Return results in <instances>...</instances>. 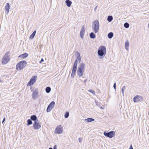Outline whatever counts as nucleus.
<instances>
[{
    "mask_svg": "<svg viewBox=\"0 0 149 149\" xmlns=\"http://www.w3.org/2000/svg\"><path fill=\"white\" fill-rule=\"evenodd\" d=\"M97 6H96L95 8H94V10L95 11H96V9H97Z\"/></svg>",
    "mask_w": 149,
    "mask_h": 149,
    "instance_id": "obj_42",
    "label": "nucleus"
},
{
    "mask_svg": "<svg viewBox=\"0 0 149 149\" xmlns=\"http://www.w3.org/2000/svg\"><path fill=\"white\" fill-rule=\"evenodd\" d=\"M31 91L32 92V97L33 100H35L38 98L39 91L38 88H36L34 90H31Z\"/></svg>",
    "mask_w": 149,
    "mask_h": 149,
    "instance_id": "obj_5",
    "label": "nucleus"
},
{
    "mask_svg": "<svg viewBox=\"0 0 149 149\" xmlns=\"http://www.w3.org/2000/svg\"><path fill=\"white\" fill-rule=\"evenodd\" d=\"M104 134L106 137L109 138H112L115 136V132L113 131H111L108 132H104Z\"/></svg>",
    "mask_w": 149,
    "mask_h": 149,
    "instance_id": "obj_6",
    "label": "nucleus"
},
{
    "mask_svg": "<svg viewBox=\"0 0 149 149\" xmlns=\"http://www.w3.org/2000/svg\"><path fill=\"white\" fill-rule=\"evenodd\" d=\"M36 31H34L33 32V33H32V34L29 37L30 39H32L33 38H34V36L35 35V34L36 33Z\"/></svg>",
    "mask_w": 149,
    "mask_h": 149,
    "instance_id": "obj_22",
    "label": "nucleus"
},
{
    "mask_svg": "<svg viewBox=\"0 0 149 149\" xmlns=\"http://www.w3.org/2000/svg\"><path fill=\"white\" fill-rule=\"evenodd\" d=\"M137 96H135L133 98V100L134 102H137V101L136 100V98H137Z\"/></svg>",
    "mask_w": 149,
    "mask_h": 149,
    "instance_id": "obj_33",
    "label": "nucleus"
},
{
    "mask_svg": "<svg viewBox=\"0 0 149 149\" xmlns=\"http://www.w3.org/2000/svg\"><path fill=\"white\" fill-rule=\"evenodd\" d=\"M116 83L115 82L113 84V87L115 90H116Z\"/></svg>",
    "mask_w": 149,
    "mask_h": 149,
    "instance_id": "obj_35",
    "label": "nucleus"
},
{
    "mask_svg": "<svg viewBox=\"0 0 149 149\" xmlns=\"http://www.w3.org/2000/svg\"><path fill=\"white\" fill-rule=\"evenodd\" d=\"M30 89H31V90H33L32 89V88L31 87V88H30Z\"/></svg>",
    "mask_w": 149,
    "mask_h": 149,
    "instance_id": "obj_47",
    "label": "nucleus"
},
{
    "mask_svg": "<svg viewBox=\"0 0 149 149\" xmlns=\"http://www.w3.org/2000/svg\"><path fill=\"white\" fill-rule=\"evenodd\" d=\"M88 91L89 92H90V93H92L93 94H94L95 93V92L94 91H93L91 89H90V90H89Z\"/></svg>",
    "mask_w": 149,
    "mask_h": 149,
    "instance_id": "obj_32",
    "label": "nucleus"
},
{
    "mask_svg": "<svg viewBox=\"0 0 149 149\" xmlns=\"http://www.w3.org/2000/svg\"><path fill=\"white\" fill-rule=\"evenodd\" d=\"M87 79H86L84 81V83H86V81H87Z\"/></svg>",
    "mask_w": 149,
    "mask_h": 149,
    "instance_id": "obj_43",
    "label": "nucleus"
},
{
    "mask_svg": "<svg viewBox=\"0 0 149 149\" xmlns=\"http://www.w3.org/2000/svg\"><path fill=\"white\" fill-rule=\"evenodd\" d=\"M124 26L125 28H128L129 27V24L128 23L125 22L124 24Z\"/></svg>",
    "mask_w": 149,
    "mask_h": 149,
    "instance_id": "obj_29",
    "label": "nucleus"
},
{
    "mask_svg": "<svg viewBox=\"0 0 149 149\" xmlns=\"http://www.w3.org/2000/svg\"><path fill=\"white\" fill-rule=\"evenodd\" d=\"M85 66V64L83 63H80V64L78 66V69L84 70Z\"/></svg>",
    "mask_w": 149,
    "mask_h": 149,
    "instance_id": "obj_12",
    "label": "nucleus"
},
{
    "mask_svg": "<svg viewBox=\"0 0 149 149\" xmlns=\"http://www.w3.org/2000/svg\"><path fill=\"white\" fill-rule=\"evenodd\" d=\"M148 28H149V23H148Z\"/></svg>",
    "mask_w": 149,
    "mask_h": 149,
    "instance_id": "obj_45",
    "label": "nucleus"
},
{
    "mask_svg": "<svg viewBox=\"0 0 149 149\" xmlns=\"http://www.w3.org/2000/svg\"><path fill=\"white\" fill-rule=\"evenodd\" d=\"M0 82H3V81L1 80V79H0Z\"/></svg>",
    "mask_w": 149,
    "mask_h": 149,
    "instance_id": "obj_44",
    "label": "nucleus"
},
{
    "mask_svg": "<svg viewBox=\"0 0 149 149\" xmlns=\"http://www.w3.org/2000/svg\"><path fill=\"white\" fill-rule=\"evenodd\" d=\"M44 61V60L43 58H41V60L40 61L39 63H41L42 62Z\"/></svg>",
    "mask_w": 149,
    "mask_h": 149,
    "instance_id": "obj_37",
    "label": "nucleus"
},
{
    "mask_svg": "<svg viewBox=\"0 0 149 149\" xmlns=\"http://www.w3.org/2000/svg\"><path fill=\"white\" fill-rule=\"evenodd\" d=\"M27 64V62L25 60L19 61L16 65V69L19 70H21L24 68Z\"/></svg>",
    "mask_w": 149,
    "mask_h": 149,
    "instance_id": "obj_3",
    "label": "nucleus"
},
{
    "mask_svg": "<svg viewBox=\"0 0 149 149\" xmlns=\"http://www.w3.org/2000/svg\"><path fill=\"white\" fill-rule=\"evenodd\" d=\"M69 115V112L68 111L66 112L64 114V117L65 118H67L68 117Z\"/></svg>",
    "mask_w": 149,
    "mask_h": 149,
    "instance_id": "obj_28",
    "label": "nucleus"
},
{
    "mask_svg": "<svg viewBox=\"0 0 149 149\" xmlns=\"http://www.w3.org/2000/svg\"><path fill=\"white\" fill-rule=\"evenodd\" d=\"M96 103V105L97 106L99 107L101 109H104V107L102 106H103V105L102 104H100V103Z\"/></svg>",
    "mask_w": 149,
    "mask_h": 149,
    "instance_id": "obj_30",
    "label": "nucleus"
},
{
    "mask_svg": "<svg viewBox=\"0 0 149 149\" xmlns=\"http://www.w3.org/2000/svg\"><path fill=\"white\" fill-rule=\"evenodd\" d=\"M125 89V86H124L121 89V92L123 94V96H124V92Z\"/></svg>",
    "mask_w": 149,
    "mask_h": 149,
    "instance_id": "obj_31",
    "label": "nucleus"
},
{
    "mask_svg": "<svg viewBox=\"0 0 149 149\" xmlns=\"http://www.w3.org/2000/svg\"><path fill=\"white\" fill-rule=\"evenodd\" d=\"M77 65L74 63L72 67L77 68Z\"/></svg>",
    "mask_w": 149,
    "mask_h": 149,
    "instance_id": "obj_34",
    "label": "nucleus"
},
{
    "mask_svg": "<svg viewBox=\"0 0 149 149\" xmlns=\"http://www.w3.org/2000/svg\"><path fill=\"white\" fill-rule=\"evenodd\" d=\"M92 27L95 33H96L98 32L100 25L99 22L98 20H96L93 22Z\"/></svg>",
    "mask_w": 149,
    "mask_h": 149,
    "instance_id": "obj_2",
    "label": "nucleus"
},
{
    "mask_svg": "<svg viewBox=\"0 0 149 149\" xmlns=\"http://www.w3.org/2000/svg\"><path fill=\"white\" fill-rule=\"evenodd\" d=\"M63 131V127L60 125H58L55 128V133L58 134L62 133Z\"/></svg>",
    "mask_w": 149,
    "mask_h": 149,
    "instance_id": "obj_8",
    "label": "nucleus"
},
{
    "mask_svg": "<svg viewBox=\"0 0 149 149\" xmlns=\"http://www.w3.org/2000/svg\"><path fill=\"white\" fill-rule=\"evenodd\" d=\"M37 78L36 76H33L27 84V86H30L33 85L36 82Z\"/></svg>",
    "mask_w": 149,
    "mask_h": 149,
    "instance_id": "obj_7",
    "label": "nucleus"
},
{
    "mask_svg": "<svg viewBox=\"0 0 149 149\" xmlns=\"http://www.w3.org/2000/svg\"><path fill=\"white\" fill-rule=\"evenodd\" d=\"M5 118H3V120H2V123H3L5 121Z\"/></svg>",
    "mask_w": 149,
    "mask_h": 149,
    "instance_id": "obj_41",
    "label": "nucleus"
},
{
    "mask_svg": "<svg viewBox=\"0 0 149 149\" xmlns=\"http://www.w3.org/2000/svg\"><path fill=\"white\" fill-rule=\"evenodd\" d=\"M33 127L35 129L37 130L39 129L41 127V126L39 124L38 121H36L34 122Z\"/></svg>",
    "mask_w": 149,
    "mask_h": 149,
    "instance_id": "obj_10",
    "label": "nucleus"
},
{
    "mask_svg": "<svg viewBox=\"0 0 149 149\" xmlns=\"http://www.w3.org/2000/svg\"><path fill=\"white\" fill-rule=\"evenodd\" d=\"M106 50L105 46H101L99 48L97 54L99 56H100V58L101 59L103 58L106 54Z\"/></svg>",
    "mask_w": 149,
    "mask_h": 149,
    "instance_id": "obj_1",
    "label": "nucleus"
},
{
    "mask_svg": "<svg viewBox=\"0 0 149 149\" xmlns=\"http://www.w3.org/2000/svg\"><path fill=\"white\" fill-rule=\"evenodd\" d=\"M77 69V68L72 67V71L71 75V78H73L75 76Z\"/></svg>",
    "mask_w": 149,
    "mask_h": 149,
    "instance_id": "obj_13",
    "label": "nucleus"
},
{
    "mask_svg": "<svg viewBox=\"0 0 149 149\" xmlns=\"http://www.w3.org/2000/svg\"><path fill=\"white\" fill-rule=\"evenodd\" d=\"M129 149H133V148L132 145H130V147Z\"/></svg>",
    "mask_w": 149,
    "mask_h": 149,
    "instance_id": "obj_40",
    "label": "nucleus"
},
{
    "mask_svg": "<svg viewBox=\"0 0 149 149\" xmlns=\"http://www.w3.org/2000/svg\"><path fill=\"white\" fill-rule=\"evenodd\" d=\"M84 70L77 69V72L78 75L80 77H81L84 74Z\"/></svg>",
    "mask_w": 149,
    "mask_h": 149,
    "instance_id": "obj_14",
    "label": "nucleus"
},
{
    "mask_svg": "<svg viewBox=\"0 0 149 149\" xmlns=\"http://www.w3.org/2000/svg\"><path fill=\"white\" fill-rule=\"evenodd\" d=\"M32 124V122L31 119H29L27 120L26 125L28 126L31 125Z\"/></svg>",
    "mask_w": 149,
    "mask_h": 149,
    "instance_id": "obj_27",
    "label": "nucleus"
},
{
    "mask_svg": "<svg viewBox=\"0 0 149 149\" xmlns=\"http://www.w3.org/2000/svg\"><path fill=\"white\" fill-rule=\"evenodd\" d=\"M10 52H6L3 56L2 60V63L3 64H5L8 62L10 60Z\"/></svg>",
    "mask_w": 149,
    "mask_h": 149,
    "instance_id": "obj_4",
    "label": "nucleus"
},
{
    "mask_svg": "<svg viewBox=\"0 0 149 149\" xmlns=\"http://www.w3.org/2000/svg\"><path fill=\"white\" fill-rule=\"evenodd\" d=\"M89 36L91 38L94 39L96 37V35L93 32H92L89 34Z\"/></svg>",
    "mask_w": 149,
    "mask_h": 149,
    "instance_id": "obj_21",
    "label": "nucleus"
},
{
    "mask_svg": "<svg viewBox=\"0 0 149 149\" xmlns=\"http://www.w3.org/2000/svg\"><path fill=\"white\" fill-rule=\"evenodd\" d=\"M28 56V54L27 53H24L19 56L18 58H21L24 59Z\"/></svg>",
    "mask_w": 149,
    "mask_h": 149,
    "instance_id": "obj_15",
    "label": "nucleus"
},
{
    "mask_svg": "<svg viewBox=\"0 0 149 149\" xmlns=\"http://www.w3.org/2000/svg\"><path fill=\"white\" fill-rule=\"evenodd\" d=\"M55 102L54 101H52L48 105L46 111L47 112H49L52 108L54 107Z\"/></svg>",
    "mask_w": 149,
    "mask_h": 149,
    "instance_id": "obj_9",
    "label": "nucleus"
},
{
    "mask_svg": "<svg viewBox=\"0 0 149 149\" xmlns=\"http://www.w3.org/2000/svg\"><path fill=\"white\" fill-rule=\"evenodd\" d=\"M56 147H57V146H56V145H55L54 146L53 149H57Z\"/></svg>",
    "mask_w": 149,
    "mask_h": 149,
    "instance_id": "obj_38",
    "label": "nucleus"
},
{
    "mask_svg": "<svg viewBox=\"0 0 149 149\" xmlns=\"http://www.w3.org/2000/svg\"><path fill=\"white\" fill-rule=\"evenodd\" d=\"M129 47V43L128 40H127L125 43V49L127 51L128 50V48Z\"/></svg>",
    "mask_w": 149,
    "mask_h": 149,
    "instance_id": "obj_18",
    "label": "nucleus"
},
{
    "mask_svg": "<svg viewBox=\"0 0 149 149\" xmlns=\"http://www.w3.org/2000/svg\"><path fill=\"white\" fill-rule=\"evenodd\" d=\"M51 90V88L50 87H47L45 88V91L47 93H49Z\"/></svg>",
    "mask_w": 149,
    "mask_h": 149,
    "instance_id": "obj_25",
    "label": "nucleus"
},
{
    "mask_svg": "<svg viewBox=\"0 0 149 149\" xmlns=\"http://www.w3.org/2000/svg\"><path fill=\"white\" fill-rule=\"evenodd\" d=\"M113 33L112 32H110L107 35V36H108V37L109 39H111L113 37Z\"/></svg>",
    "mask_w": 149,
    "mask_h": 149,
    "instance_id": "obj_23",
    "label": "nucleus"
},
{
    "mask_svg": "<svg viewBox=\"0 0 149 149\" xmlns=\"http://www.w3.org/2000/svg\"><path fill=\"white\" fill-rule=\"evenodd\" d=\"M74 63L76 64H77V63H78V61H77V60H76L74 62Z\"/></svg>",
    "mask_w": 149,
    "mask_h": 149,
    "instance_id": "obj_39",
    "label": "nucleus"
},
{
    "mask_svg": "<svg viewBox=\"0 0 149 149\" xmlns=\"http://www.w3.org/2000/svg\"><path fill=\"white\" fill-rule=\"evenodd\" d=\"M113 19V17L112 16H109L107 18V21L109 22H111Z\"/></svg>",
    "mask_w": 149,
    "mask_h": 149,
    "instance_id": "obj_24",
    "label": "nucleus"
},
{
    "mask_svg": "<svg viewBox=\"0 0 149 149\" xmlns=\"http://www.w3.org/2000/svg\"><path fill=\"white\" fill-rule=\"evenodd\" d=\"M85 121L88 123L91 122L95 121V119L93 118H88L85 120Z\"/></svg>",
    "mask_w": 149,
    "mask_h": 149,
    "instance_id": "obj_20",
    "label": "nucleus"
},
{
    "mask_svg": "<svg viewBox=\"0 0 149 149\" xmlns=\"http://www.w3.org/2000/svg\"><path fill=\"white\" fill-rule=\"evenodd\" d=\"M82 138H79V142H81L82 141Z\"/></svg>",
    "mask_w": 149,
    "mask_h": 149,
    "instance_id": "obj_36",
    "label": "nucleus"
},
{
    "mask_svg": "<svg viewBox=\"0 0 149 149\" xmlns=\"http://www.w3.org/2000/svg\"><path fill=\"white\" fill-rule=\"evenodd\" d=\"M5 9L7 13H8L10 10V5L9 3H7L6 4V5L5 6Z\"/></svg>",
    "mask_w": 149,
    "mask_h": 149,
    "instance_id": "obj_17",
    "label": "nucleus"
},
{
    "mask_svg": "<svg viewBox=\"0 0 149 149\" xmlns=\"http://www.w3.org/2000/svg\"><path fill=\"white\" fill-rule=\"evenodd\" d=\"M65 3L66 5L68 7H70L71 6V4L72 3V2L70 0H66L65 1Z\"/></svg>",
    "mask_w": 149,
    "mask_h": 149,
    "instance_id": "obj_19",
    "label": "nucleus"
},
{
    "mask_svg": "<svg viewBox=\"0 0 149 149\" xmlns=\"http://www.w3.org/2000/svg\"><path fill=\"white\" fill-rule=\"evenodd\" d=\"M30 118L31 120L34 121V122H35L36 121H38V120L37 116L36 115L31 116Z\"/></svg>",
    "mask_w": 149,
    "mask_h": 149,
    "instance_id": "obj_16",
    "label": "nucleus"
},
{
    "mask_svg": "<svg viewBox=\"0 0 149 149\" xmlns=\"http://www.w3.org/2000/svg\"><path fill=\"white\" fill-rule=\"evenodd\" d=\"M85 32L84 25L82 26L80 32V36L81 38H83Z\"/></svg>",
    "mask_w": 149,
    "mask_h": 149,
    "instance_id": "obj_11",
    "label": "nucleus"
},
{
    "mask_svg": "<svg viewBox=\"0 0 149 149\" xmlns=\"http://www.w3.org/2000/svg\"><path fill=\"white\" fill-rule=\"evenodd\" d=\"M78 52L77 56V57L76 60H77V61H79V62L81 61V57L80 54Z\"/></svg>",
    "mask_w": 149,
    "mask_h": 149,
    "instance_id": "obj_26",
    "label": "nucleus"
},
{
    "mask_svg": "<svg viewBox=\"0 0 149 149\" xmlns=\"http://www.w3.org/2000/svg\"><path fill=\"white\" fill-rule=\"evenodd\" d=\"M49 149H53L52 148H49Z\"/></svg>",
    "mask_w": 149,
    "mask_h": 149,
    "instance_id": "obj_46",
    "label": "nucleus"
}]
</instances>
